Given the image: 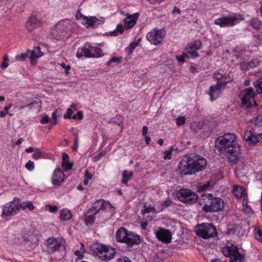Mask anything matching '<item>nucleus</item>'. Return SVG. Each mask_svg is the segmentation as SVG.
I'll return each instance as SVG.
<instances>
[{"mask_svg":"<svg viewBox=\"0 0 262 262\" xmlns=\"http://www.w3.org/2000/svg\"><path fill=\"white\" fill-rule=\"evenodd\" d=\"M215 147L220 153L226 155L230 162L235 163L238 161L241 146L234 134L227 133L217 138Z\"/></svg>","mask_w":262,"mask_h":262,"instance_id":"obj_1","label":"nucleus"},{"mask_svg":"<svg viewBox=\"0 0 262 262\" xmlns=\"http://www.w3.org/2000/svg\"><path fill=\"white\" fill-rule=\"evenodd\" d=\"M91 249L97 256L106 261L112 259L116 254L115 248L100 243L93 244Z\"/></svg>","mask_w":262,"mask_h":262,"instance_id":"obj_2","label":"nucleus"},{"mask_svg":"<svg viewBox=\"0 0 262 262\" xmlns=\"http://www.w3.org/2000/svg\"><path fill=\"white\" fill-rule=\"evenodd\" d=\"M116 239L118 242L126 243L128 247H132L133 245H138L140 243L139 236L123 227L117 230Z\"/></svg>","mask_w":262,"mask_h":262,"instance_id":"obj_3","label":"nucleus"},{"mask_svg":"<svg viewBox=\"0 0 262 262\" xmlns=\"http://www.w3.org/2000/svg\"><path fill=\"white\" fill-rule=\"evenodd\" d=\"M72 24L70 20H64L58 22L53 28L51 34L53 38L60 40L67 38L71 33Z\"/></svg>","mask_w":262,"mask_h":262,"instance_id":"obj_4","label":"nucleus"},{"mask_svg":"<svg viewBox=\"0 0 262 262\" xmlns=\"http://www.w3.org/2000/svg\"><path fill=\"white\" fill-rule=\"evenodd\" d=\"M224 205V202L222 199L209 194L205 198L203 210L206 212H217L222 210Z\"/></svg>","mask_w":262,"mask_h":262,"instance_id":"obj_5","label":"nucleus"},{"mask_svg":"<svg viewBox=\"0 0 262 262\" xmlns=\"http://www.w3.org/2000/svg\"><path fill=\"white\" fill-rule=\"evenodd\" d=\"M222 252L225 256L229 257L230 262H245V256L239 252L235 245L224 247Z\"/></svg>","mask_w":262,"mask_h":262,"instance_id":"obj_6","label":"nucleus"},{"mask_svg":"<svg viewBox=\"0 0 262 262\" xmlns=\"http://www.w3.org/2000/svg\"><path fill=\"white\" fill-rule=\"evenodd\" d=\"M20 209V200L15 198L13 201L5 204L3 207L2 217L4 218L8 216L15 215Z\"/></svg>","mask_w":262,"mask_h":262,"instance_id":"obj_7","label":"nucleus"},{"mask_svg":"<svg viewBox=\"0 0 262 262\" xmlns=\"http://www.w3.org/2000/svg\"><path fill=\"white\" fill-rule=\"evenodd\" d=\"M242 18L239 15H232L229 16H222L214 20V23L220 27H232L238 23Z\"/></svg>","mask_w":262,"mask_h":262,"instance_id":"obj_8","label":"nucleus"},{"mask_svg":"<svg viewBox=\"0 0 262 262\" xmlns=\"http://www.w3.org/2000/svg\"><path fill=\"white\" fill-rule=\"evenodd\" d=\"M165 36V31L163 29L154 28L146 35L147 40L152 45L160 44Z\"/></svg>","mask_w":262,"mask_h":262,"instance_id":"obj_9","label":"nucleus"},{"mask_svg":"<svg viewBox=\"0 0 262 262\" xmlns=\"http://www.w3.org/2000/svg\"><path fill=\"white\" fill-rule=\"evenodd\" d=\"M196 233L204 238H209L214 236L216 232L215 227L212 224L203 223L197 227Z\"/></svg>","mask_w":262,"mask_h":262,"instance_id":"obj_10","label":"nucleus"},{"mask_svg":"<svg viewBox=\"0 0 262 262\" xmlns=\"http://www.w3.org/2000/svg\"><path fill=\"white\" fill-rule=\"evenodd\" d=\"M177 196L181 202L189 204H193L198 200L196 193L186 189H180L177 192Z\"/></svg>","mask_w":262,"mask_h":262,"instance_id":"obj_11","label":"nucleus"},{"mask_svg":"<svg viewBox=\"0 0 262 262\" xmlns=\"http://www.w3.org/2000/svg\"><path fill=\"white\" fill-rule=\"evenodd\" d=\"M77 19L86 28L95 27L103 22V19H98L95 17H87L79 12L76 14Z\"/></svg>","mask_w":262,"mask_h":262,"instance_id":"obj_12","label":"nucleus"},{"mask_svg":"<svg viewBox=\"0 0 262 262\" xmlns=\"http://www.w3.org/2000/svg\"><path fill=\"white\" fill-rule=\"evenodd\" d=\"M47 250L52 253L58 250L60 248L64 247L65 241L62 238H49L46 242Z\"/></svg>","mask_w":262,"mask_h":262,"instance_id":"obj_13","label":"nucleus"},{"mask_svg":"<svg viewBox=\"0 0 262 262\" xmlns=\"http://www.w3.org/2000/svg\"><path fill=\"white\" fill-rule=\"evenodd\" d=\"M241 95L242 103L247 106H251L253 103L256 104V102L254 99L255 93L254 92L253 88H249L244 90Z\"/></svg>","mask_w":262,"mask_h":262,"instance_id":"obj_14","label":"nucleus"},{"mask_svg":"<svg viewBox=\"0 0 262 262\" xmlns=\"http://www.w3.org/2000/svg\"><path fill=\"white\" fill-rule=\"evenodd\" d=\"M231 79L224 82H217L216 84L214 86H210L208 94L210 96V100L213 101L216 99L222 93V90L224 88L225 85L228 83Z\"/></svg>","mask_w":262,"mask_h":262,"instance_id":"obj_15","label":"nucleus"},{"mask_svg":"<svg viewBox=\"0 0 262 262\" xmlns=\"http://www.w3.org/2000/svg\"><path fill=\"white\" fill-rule=\"evenodd\" d=\"M201 46L202 43L199 40H195L192 43L188 45L185 49L187 58H195L198 57L199 55L197 51L201 49Z\"/></svg>","mask_w":262,"mask_h":262,"instance_id":"obj_16","label":"nucleus"},{"mask_svg":"<svg viewBox=\"0 0 262 262\" xmlns=\"http://www.w3.org/2000/svg\"><path fill=\"white\" fill-rule=\"evenodd\" d=\"M179 170L183 175L192 174L194 170L191 161V158H188L185 160H182L179 164Z\"/></svg>","mask_w":262,"mask_h":262,"instance_id":"obj_17","label":"nucleus"},{"mask_svg":"<svg viewBox=\"0 0 262 262\" xmlns=\"http://www.w3.org/2000/svg\"><path fill=\"white\" fill-rule=\"evenodd\" d=\"M245 141L250 145H255L260 141H262V134L257 136L254 135L251 130H246L244 135Z\"/></svg>","mask_w":262,"mask_h":262,"instance_id":"obj_18","label":"nucleus"},{"mask_svg":"<svg viewBox=\"0 0 262 262\" xmlns=\"http://www.w3.org/2000/svg\"><path fill=\"white\" fill-rule=\"evenodd\" d=\"M194 173L204 170L207 166V160L202 157L191 158Z\"/></svg>","mask_w":262,"mask_h":262,"instance_id":"obj_19","label":"nucleus"},{"mask_svg":"<svg viewBox=\"0 0 262 262\" xmlns=\"http://www.w3.org/2000/svg\"><path fill=\"white\" fill-rule=\"evenodd\" d=\"M92 50V45L90 43H86L84 47L79 48L76 53V56L80 58L82 56L85 57H93V53Z\"/></svg>","mask_w":262,"mask_h":262,"instance_id":"obj_20","label":"nucleus"},{"mask_svg":"<svg viewBox=\"0 0 262 262\" xmlns=\"http://www.w3.org/2000/svg\"><path fill=\"white\" fill-rule=\"evenodd\" d=\"M41 21L36 16H32L30 17L26 24V29L30 32L40 27Z\"/></svg>","mask_w":262,"mask_h":262,"instance_id":"obj_21","label":"nucleus"},{"mask_svg":"<svg viewBox=\"0 0 262 262\" xmlns=\"http://www.w3.org/2000/svg\"><path fill=\"white\" fill-rule=\"evenodd\" d=\"M156 236L158 239L165 243H170L171 239L170 232L164 229H160L156 232Z\"/></svg>","mask_w":262,"mask_h":262,"instance_id":"obj_22","label":"nucleus"},{"mask_svg":"<svg viewBox=\"0 0 262 262\" xmlns=\"http://www.w3.org/2000/svg\"><path fill=\"white\" fill-rule=\"evenodd\" d=\"M233 193L237 199H248L247 190L242 186L234 185L233 188Z\"/></svg>","mask_w":262,"mask_h":262,"instance_id":"obj_23","label":"nucleus"},{"mask_svg":"<svg viewBox=\"0 0 262 262\" xmlns=\"http://www.w3.org/2000/svg\"><path fill=\"white\" fill-rule=\"evenodd\" d=\"M138 18V14L134 13L132 15L126 14V17L124 19V27L127 29H129L133 27L136 24Z\"/></svg>","mask_w":262,"mask_h":262,"instance_id":"obj_24","label":"nucleus"},{"mask_svg":"<svg viewBox=\"0 0 262 262\" xmlns=\"http://www.w3.org/2000/svg\"><path fill=\"white\" fill-rule=\"evenodd\" d=\"M64 174L59 168L56 169L52 176V183L54 185H59L64 180Z\"/></svg>","mask_w":262,"mask_h":262,"instance_id":"obj_25","label":"nucleus"},{"mask_svg":"<svg viewBox=\"0 0 262 262\" xmlns=\"http://www.w3.org/2000/svg\"><path fill=\"white\" fill-rule=\"evenodd\" d=\"M215 184V182L214 180H210L206 184L200 183L197 185L198 191L202 192L210 190L212 188Z\"/></svg>","mask_w":262,"mask_h":262,"instance_id":"obj_26","label":"nucleus"},{"mask_svg":"<svg viewBox=\"0 0 262 262\" xmlns=\"http://www.w3.org/2000/svg\"><path fill=\"white\" fill-rule=\"evenodd\" d=\"M95 212H93V209H90L85 215L84 221L86 225H92L95 220Z\"/></svg>","mask_w":262,"mask_h":262,"instance_id":"obj_27","label":"nucleus"},{"mask_svg":"<svg viewBox=\"0 0 262 262\" xmlns=\"http://www.w3.org/2000/svg\"><path fill=\"white\" fill-rule=\"evenodd\" d=\"M103 45L101 43L99 45L93 44L92 45L93 51V57H99L103 55L101 47H103Z\"/></svg>","mask_w":262,"mask_h":262,"instance_id":"obj_28","label":"nucleus"},{"mask_svg":"<svg viewBox=\"0 0 262 262\" xmlns=\"http://www.w3.org/2000/svg\"><path fill=\"white\" fill-rule=\"evenodd\" d=\"M104 200H98L93 204L92 207L90 209H93V212H95V214H97L101 209H104Z\"/></svg>","mask_w":262,"mask_h":262,"instance_id":"obj_29","label":"nucleus"},{"mask_svg":"<svg viewBox=\"0 0 262 262\" xmlns=\"http://www.w3.org/2000/svg\"><path fill=\"white\" fill-rule=\"evenodd\" d=\"M62 166L67 170H70L73 166V164L69 162V156L64 152L62 154Z\"/></svg>","mask_w":262,"mask_h":262,"instance_id":"obj_30","label":"nucleus"},{"mask_svg":"<svg viewBox=\"0 0 262 262\" xmlns=\"http://www.w3.org/2000/svg\"><path fill=\"white\" fill-rule=\"evenodd\" d=\"M72 214L71 211L67 208L61 210L60 212V219L62 221H67L72 217Z\"/></svg>","mask_w":262,"mask_h":262,"instance_id":"obj_31","label":"nucleus"},{"mask_svg":"<svg viewBox=\"0 0 262 262\" xmlns=\"http://www.w3.org/2000/svg\"><path fill=\"white\" fill-rule=\"evenodd\" d=\"M204 122L203 121H194L190 124V128L194 132H197L203 128Z\"/></svg>","mask_w":262,"mask_h":262,"instance_id":"obj_32","label":"nucleus"},{"mask_svg":"<svg viewBox=\"0 0 262 262\" xmlns=\"http://www.w3.org/2000/svg\"><path fill=\"white\" fill-rule=\"evenodd\" d=\"M43 55L40 51V48L39 47H35L30 52V56L32 59L34 58H38Z\"/></svg>","mask_w":262,"mask_h":262,"instance_id":"obj_33","label":"nucleus"},{"mask_svg":"<svg viewBox=\"0 0 262 262\" xmlns=\"http://www.w3.org/2000/svg\"><path fill=\"white\" fill-rule=\"evenodd\" d=\"M20 208H22L24 210L28 209L29 210L32 211L34 209V206L31 201H27L23 203H21L20 201Z\"/></svg>","mask_w":262,"mask_h":262,"instance_id":"obj_34","label":"nucleus"},{"mask_svg":"<svg viewBox=\"0 0 262 262\" xmlns=\"http://www.w3.org/2000/svg\"><path fill=\"white\" fill-rule=\"evenodd\" d=\"M122 59L121 56H112L111 59L106 62V65L110 67L114 66V63L119 64Z\"/></svg>","mask_w":262,"mask_h":262,"instance_id":"obj_35","label":"nucleus"},{"mask_svg":"<svg viewBox=\"0 0 262 262\" xmlns=\"http://www.w3.org/2000/svg\"><path fill=\"white\" fill-rule=\"evenodd\" d=\"M214 78L217 80V82H224L229 80L230 78L228 76L222 75L219 73L214 74Z\"/></svg>","mask_w":262,"mask_h":262,"instance_id":"obj_36","label":"nucleus"},{"mask_svg":"<svg viewBox=\"0 0 262 262\" xmlns=\"http://www.w3.org/2000/svg\"><path fill=\"white\" fill-rule=\"evenodd\" d=\"M133 172L132 171H128L126 170L123 172V179L122 182L123 184H126L128 180L133 176Z\"/></svg>","mask_w":262,"mask_h":262,"instance_id":"obj_37","label":"nucleus"},{"mask_svg":"<svg viewBox=\"0 0 262 262\" xmlns=\"http://www.w3.org/2000/svg\"><path fill=\"white\" fill-rule=\"evenodd\" d=\"M139 41H134L129 44L126 48V51L128 55L131 54L135 48L139 45Z\"/></svg>","mask_w":262,"mask_h":262,"instance_id":"obj_38","label":"nucleus"},{"mask_svg":"<svg viewBox=\"0 0 262 262\" xmlns=\"http://www.w3.org/2000/svg\"><path fill=\"white\" fill-rule=\"evenodd\" d=\"M30 241V238L27 239L25 237H22L21 238H15L14 241L16 245L26 246Z\"/></svg>","mask_w":262,"mask_h":262,"instance_id":"obj_39","label":"nucleus"},{"mask_svg":"<svg viewBox=\"0 0 262 262\" xmlns=\"http://www.w3.org/2000/svg\"><path fill=\"white\" fill-rule=\"evenodd\" d=\"M253 232L255 239L259 242H262V231L259 228L256 227Z\"/></svg>","mask_w":262,"mask_h":262,"instance_id":"obj_40","label":"nucleus"},{"mask_svg":"<svg viewBox=\"0 0 262 262\" xmlns=\"http://www.w3.org/2000/svg\"><path fill=\"white\" fill-rule=\"evenodd\" d=\"M84 247V246L83 244L81 243L80 250H76L74 252V254L79 259H82L83 257V254L85 252Z\"/></svg>","mask_w":262,"mask_h":262,"instance_id":"obj_41","label":"nucleus"},{"mask_svg":"<svg viewBox=\"0 0 262 262\" xmlns=\"http://www.w3.org/2000/svg\"><path fill=\"white\" fill-rule=\"evenodd\" d=\"M248 199L243 200V210L246 213L249 214L252 212L251 208L248 206Z\"/></svg>","mask_w":262,"mask_h":262,"instance_id":"obj_42","label":"nucleus"},{"mask_svg":"<svg viewBox=\"0 0 262 262\" xmlns=\"http://www.w3.org/2000/svg\"><path fill=\"white\" fill-rule=\"evenodd\" d=\"M103 209L105 210L108 211L112 214H114L115 212V208L113 207L109 202L104 201Z\"/></svg>","mask_w":262,"mask_h":262,"instance_id":"obj_43","label":"nucleus"},{"mask_svg":"<svg viewBox=\"0 0 262 262\" xmlns=\"http://www.w3.org/2000/svg\"><path fill=\"white\" fill-rule=\"evenodd\" d=\"M124 28L122 24H118L114 31L111 32V35L116 36L118 33L121 34L123 33Z\"/></svg>","mask_w":262,"mask_h":262,"instance_id":"obj_44","label":"nucleus"},{"mask_svg":"<svg viewBox=\"0 0 262 262\" xmlns=\"http://www.w3.org/2000/svg\"><path fill=\"white\" fill-rule=\"evenodd\" d=\"M259 61L258 59H255L253 61H250L248 64L247 67H246L245 63H242L241 64V68L242 69H244L245 68H253L256 66H257L258 64Z\"/></svg>","mask_w":262,"mask_h":262,"instance_id":"obj_45","label":"nucleus"},{"mask_svg":"<svg viewBox=\"0 0 262 262\" xmlns=\"http://www.w3.org/2000/svg\"><path fill=\"white\" fill-rule=\"evenodd\" d=\"M254 86L256 89L255 94H262V81H256L254 82Z\"/></svg>","mask_w":262,"mask_h":262,"instance_id":"obj_46","label":"nucleus"},{"mask_svg":"<svg viewBox=\"0 0 262 262\" xmlns=\"http://www.w3.org/2000/svg\"><path fill=\"white\" fill-rule=\"evenodd\" d=\"M250 24L255 29H259L260 26H261L260 21L256 18H253L250 21Z\"/></svg>","mask_w":262,"mask_h":262,"instance_id":"obj_47","label":"nucleus"},{"mask_svg":"<svg viewBox=\"0 0 262 262\" xmlns=\"http://www.w3.org/2000/svg\"><path fill=\"white\" fill-rule=\"evenodd\" d=\"M32 158L34 160H38L43 158V154L39 149H37L32 155Z\"/></svg>","mask_w":262,"mask_h":262,"instance_id":"obj_48","label":"nucleus"},{"mask_svg":"<svg viewBox=\"0 0 262 262\" xmlns=\"http://www.w3.org/2000/svg\"><path fill=\"white\" fill-rule=\"evenodd\" d=\"M12 104H9L8 106L5 107L3 111H0V117L3 118L5 117L7 114H9L10 116H12L13 115L12 114L8 113V111L12 107Z\"/></svg>","mask_w":262,"mask_h":262,"instance_id":"obj_49","label":"nucleus"},{"mask_svg":"<svg viewBox=\"0 0 262 262\" xmlns=\"http://www.w3.org/2000/svg\"><path fill=\"white\" fill-rule=\"evenodd\" d=\"M25 167L29 171H32L35 168V164L33 161H29L26 164Z\"/></svg>","mask_w":262,"mask_h":262,"instance_id":"obj_50","label":"nucleus"},{"mask_svg":"<svg viewBox=\"0 0 262 262\" xmlns=\"http://www.w3.org/2000/svg\"><path fill=\"white\" fill-rule=\"evenodd\" d=\"M185 117L184 116H179L176 119V124L178 126L184 124L185 123Z\"/></svg>","mask_w":262,"mask_h":262,"instance_id":"obj_51","label":"nucleus"},{"mask_svg":"<svg viewBox=\"0 0 262 262\" xmlns=\"http://www.w3.org/2000/svg\"><path fill=\"white\" fill-rule=\"evenodd\" d=\"M106 152L105 151H102L99 153L97 155L93 157V160L94 162H97L100 159V158L105 155Z\"/></svg>","mask_w":262,"mask_h":262,"instance_id":"obj_52","label":"nucleus"},{"mask_svg":"<svg viewBox=\"0 0 262 262\" xmlns=\"http://www.w3.org/2000/svg\"><path fill=\"white\" fill-rule=\"evenodd\" d=\"M73 113V111L71 108H68L67 109L66 114L63 115V118L64 119H71L72 118V115Z\"/></svg>","mask_w":262,"mask_h":262,"instance_id":"obj_53","label":"nucleus"},{"mask_svg":"<svg viewBox=\"0 0 262 262\" xmlns=\"http://www.w3.org/2000/svg\"><path fill=\"white\" fill-rule=\"evenodd\" d=\"M56 113H57V110L56 111H54L52 114V119L50 121V123L52 124V125H55L57 123V116H56Z\"/></svg>","mask_w":262,"mask_h":262,"instance_id":"obj_54","label":"nucleus"},{"mask_svg":"<svg viewBox=\"0 0 262 262\" xmlns=\"http://www.w3.org/2000/svg\"><path fill=\"white\" fill-rule=\"evenodd\" d=\"M255 124L259 126H262V115H258L255 120Z\"/></svg>","mask_w":262,"mask_h":262,"instance_id":"obj_55","label":"nucleus"},{"mask_svg":"<svg viewBox=\"0 0 262 262\" xmlns=\"http://www.w3.org/2000/svg\"><path fill=\"white\" fill-rule=\"evenodd\" d=\"M186 57H187V54L185 52L182 55L177 56L176 58L179 62H184Z\"/></svg>","mask_w":262,"mask_h":262,"instance_id":"obj_56","label":"nucleus"},{"mask_svg":"<svg viewBox=\"0 0 262 262\" xmlns=\"http://www.w3.org/2000/svg\"><path fill=\"white\" fill-rule=\"evenodd\" d=\"M51 120L50 119V117L48 115H45L42 119L40 120V122L41 124H46L48 122H50Z\"/></svg>","mask_w":262,"mask_h":262,"instance_id":"obj_57","label":"nucleus"},{"mask_svg":"<svg viewBox=\"0 0 262 262\" xmlns=\"http://www.w3.org/2000/svg\"><path fill=\"white\" fill-rule=\"evenodd\" d=\"M78 118L79 120L83 119V115L81 111H78L76 114L74 115L72 117V119H75Z\"/></svg>","mask_w":262,"mask_h":262,"instance_id":"obj_58","label":"nucleus"},{"mask_svg":"<svg viewBox=\"0 0 262 262\" xmlns=\"http://www.w3.org/2000/svg\"><path fill=\"white\" fill-rule=\"evenodd\" d=\"M8 60H9V58H8V56H5L4 58L2 66H1L2 68L5 69L7 67H8V66L9 65V64L8 63Z\"/></svg>","mask_w":262,"mask_h":262,"instance_id":"obj_59","label":"nucleus"},{"mask_svg":"<svg viewBox=\"0 0 262 262\" xmlns=\"http://www.w3.org/2000/svg\"><path fill=\"white\" fill-rule=\"evenodd\" d=\"M164 156L163 157L164 159L165 160H170L171 159V155L172 154L170 151H168V150H166L164 152Z\"/></svg>","mask_w":262,"mask_h":262,"instance_id":"obj_60","label":"nucleus"},{"mask_svg":"<svg viewBox=\"0 0 262 262\" xmlns=\"http://www.w3.org/2000/svg\"><path fill=\"white\" fill-rule=\"evenodd\" d=\"M60 66L63 69H64L66 73L68 74L71 69L70 66L69 65H66L64 63H61Z\"/></svg>","mask_w":262,"mask_h":262,"instance_id":"obj_61","label":"nucleus"},{"mask_svg":"<svg viewBox=\"0 0 262 262\" xmlns=\"http://www.w3.org/2000/svg\"><path fill=\"white\" fill-rule=\"evenodd\" d=\"M74 144V146L73 147V149L76 150L77 149V148L79 147V140L77 137L75 138Z\"/></svg>","mask_w":262,"mask_h":262,"instance_id":"obj_62","label":"nucleus"},{"mask_svg":"<svg viewBox=\"0 0 262 262\" xmlns=\"http://www.w3.org/2000/svg\"><path fill=\"white\" fill-rule=\"evenodd\" d=\"M47 207H48L49 208V211L51 212H56L58 210V207L56 206H52L49 205L47 206Z\"/></svg>","mask_w":262,"mask_h":262,"instance_id":"obj_63","label":"nucleus"},{"mask_svg":"<svg viewBox=\"0 0 262 262\" xmlns=\"http://www.w3.org/2000/svg\"><path fill=\"white\" fill-rule=\"evenodd\" d=\"M118 262H131L129 259L127 257H123L120 258Z\"/></svg>","mask_w":262,"mask_h":262,"instance_id":"obj_64","label":"nucleus"}]
</instances>
